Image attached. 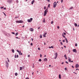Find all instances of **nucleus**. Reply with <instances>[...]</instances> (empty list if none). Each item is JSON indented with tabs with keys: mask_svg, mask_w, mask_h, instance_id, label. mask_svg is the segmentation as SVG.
Here are the masks:
<instances>
[{
	"mask_svg": "<svg viewBox=\"0 0 79 79\" xmlns=\"http://www.w3.org/2000/svg\"><path fill=\"white\" fill-rule=\"evenodd\" d=\"M43 23H45V19H44L43 20Z\"/></svg>",
	"mask_w": 79,
	"mask_h": 79,
	"instance_id": "21",
	"label": "nucleus"
},
{
	"mask_svg": "<svg viewBox=\"0 0 79 79\" xmlns=\"http://www.w3.org/2000/svg\"><path fill=\"white\" fill-rule=\"evenodd\" d=\"M70 62V63H73V61L72 60L71 61V60H70V62Z\"/></svg>",
	"mask_w": 79,
	"mask_h": 79,
	"instance_id": "41",
	"label": "nucleus"
},
{
	"mask_svg": "<svg viewBox=\"0 0 79 79\" xmlns=\"http://www.w3.org/2000/svg\"><path fill=\"white\" fill-rule=\"evenodd\" d=\"M73 7L72 6L71 7H70L69 8V10H71V9H73Z\"/></svg>",
	"mask_w": 79,
	"mask_h": 79,
	"instance_id": "19",
	"label": "nucleus"
},
{
	"mask_svg": "<svg viewBox=\"0 0 79 79\" xmlns=\"http://www.w3.org/2000/svg\"><path fill=\"white\" fill-rule=\"evenodd\" d=\"M48 7L49 8H50V4H49L48 5Z\"/></svg>",
	"mask_w": 79,
	"mask_h": 79,
	"instance_id": "50",
	"label": "nucleus"
},
{
	"mask_svg": "<svg viewBox=\"0 0 79 79\" xmlns=\"http://www.w3.org/2000/svg\"><path fill=\"white\" fill-rule=\"evenodd\" d=\"M38 49L39 50H40V48H38Z\"/></svg>",
	"mask_w": 79,
	"mask_h": 79,
	"instance_id": "36",
	"label": "nucleus"
},
{
	"mask_svg": "<svg viewBox=\"0 0 79 79\" xmlns=\"http://www.w3.org/2000/svg\"><path fill=\"white\" fill-rule=\"evenodd\" d=\"M59 79H61V75L60 74L59 75Z\"/></svg>",
	"mask_w": 79,
	"mask_h": 79,
	"instance_id": "17",
	"label": "nucleus"
},
{
	"mask_svg": "<svg viewBox=\"0 0 79 79\" xmlns=\"http://www.w3.org/2000/svg\"><path fill=\"white\" fill-rule=\"evenodd\" d=\"M40 27H39L38 28V29H40Z\"/></svg>",
	"mask_w": 79,
	"mask_h": 79,
	"instance_id": "60",
	"label": "nucleus"
},
{
	"mask_svg": "<svg viewBox=\"0 0 79 79\" xmlns=\"http://www.w3.org/2000/svg\"><path fill=\"white\" fill-rule=\"evenodd\" d=\"M33 45L32 43H31V45Z\"/></svg>",
	"mask_w": 79,
	"mask_h": 79,
	"instance_id": "56",
	"label": "nucleus"
},
{
	"mask_svg": "<svg viewBox=\"0 0 79 79\" xmlns=\"http://www.w3.org/2000/svg\"><path fill=\"white\" fill-rule=\"evenodd\" d=\"M19 18V16H17L15 17V19H17V18Z\"/></svg>",
	"mask_w": 79,
	"mask_h": 79,
	"instance_id": "23",
	"label": "nucleus"
},
{
	"mask_svg": "<svg viewBox=\"0 0 79 79\" xmlns=\"http://www.w3.org/2000/svg\"><path fill=\"white\" fill-rule=\"evenodd\" d=\"M77 70H79V69H76V71H77Z\"/></svg>",
	"mask_w": 79,
	"mask_h": 79,
	"instance_id": "58",
	"label": "nucleus"
},
{
	"mask_svg": "<svg viewBox=\"0 0 79 79\" xmlns=\"http://www.w3.org/2000/svg\"><path fill=\"white\" fill-rule=\"evenodd\" d=\"M51 48H53V47L52 46H51Z\"/></svg>",
	"mask_w": 79,
	"mask_h": 79,
	"instance_id": "49",
	"label": "nucleus"
},
{
	"mask_svg": "<svg viewBox=\"0 0 79 79\" xmlns=\"http://www.w3.org/2000/svg\"><path fill=\"white\" fill-rule=\"evenodd\" d=\"M19 55H23V53H21V51H20V52L19 53Z\"/></svg>",
	"mask_w": 79,
	"mask_h": 79,
	"instance_id": "16",
	"label": "nucleus"
},
{
	"mask_svg": "<svg viewBox=\"0 0 79 79\" xmlns=\"http://www.w3.org/2000/svg\"><path fill=\"white\" fill-rule=\"evenodd\" d=\"M35 2V1L33 0L31 2V4H32V5H33V4H34V3Z\"/></svg>",
	"mask_w": 79,
	"mask_h": 79,
	"instance_id": "15",
	"label": "nucleus"
},
{
	"mask_svg": "<svg viewBox=\"0 0 79 79\" xmlns=\"http://www.w3.org/2000/svg\"><path fill=\"white\" fill-rule=\"evenodd\" d=\"M12 2V0H8L7 1V2L9 4L11 3V2Z\"/></svg>",
	"mask_w": 79,
	"mask_h": 79,
	"instance_id": "6",
	"label": "nucleus"
},
{
	"mask_svg": "<svg viewBox=\"0 0 79 79\" xmlns=\"http://www.w3.org/2000/svg\"><path fill=\"white\" fill-rule=\"evenodd\" d=\"M65 39L66 40V43H68V40H67V39L65 38Z\"/></svg>",
	"mask_w": 79,
	"mask_h": 79,
	"instance_id": "20",
	"label": "nucleus"
},
{
	"mask_svg": "<svg viewBox=\"0 0 79 79\" xmlns=\"http://www.w3.org/2000/svg\"><path fill=\"white\" fill-rule=\"evenodd\" d=\"M75 46L76 47H77V43H76V44H75Z\"/></svg>",
	"mask_w": 79,
	"mask_h": 79,
	"instance_id": "29",
	"label": "nucleus"
},
{
	"mask_svg": "<svg viewBox=\"0 0 79 79\" xmlns=\"http://www.w3.org/2000/svg\"><path fill=\"white\" fill-rule=\"evenodd\" d=\"M31 40L32 41H33V38H31Z\"/></svg>",
	"mask_w": 79,
	"mask_h": 79,
	"instance_id": "51",
	"label": "nucleus"
},
{
	"mask_svg": "<svg viewBox=\"0 0 79 79\" xmlns=\"http://www.w3.org/2000/svg\"><path fill=\"white\" fill-rule=\"evenodd\" d=\"M40 58L42 57V55L41 54H40Z\"/></svg>",
	"mask_w": 79,
	"mask_h": 79,
	"instance_id": "54",
	"label": "nucleus"
},
{
	"mask_svg": "<svg viewBox=\"0 0 79 79\" xmlns=\"http://www.w3.org/2000/svg\"><path fill=\"white\" fill-rule=\"evenodd\" d=\"M12 52H13V53H14L15 52V50H14V49H12Z\"/></svg>",
	"mask_w": 79,
	"mask_h": 79,
	"instance_id": "22",
	"label": "nucleus"
},
{
	"mask_svg": "<svg viewBox=\"0 0 79 79\" xmlns=\"http://www.w3.org/2000/svg\"><path fill=\"white\" fill-rule=\"evenodd\" d=\"M9 65L8 64V61H6V67H8V65Z\"/></svg>",
	"mask_w": 79,
	"mask_h": 79,
	"instance_id": "7",
	"label": "nucleus"
},
{
	"mask_svg": "<svg viewBox=\"0 0 79 79\" xmlns=\"http://www.w3.org/2000/svg\"><path fill=\"white\" fill-rule=\"evenodd\" d=\"M57 5V3H56V2H55L53 4V8H55L56 6V5Z\"/></svg>",
	"mask_w": 79,
	"mask_h": 79,
	"instance_id": "3",
	"label": "nucleus"
},
{
	"mask_svg": "<svg viewBox=\"0 0 79 79\" xmlns=\"http://www.w3.org/2000/svg\"><path fill=\"white\" fill-rule=\"evenodd\" d=\"M43 37H46V36L45 35H43Z\"/></svg>",
	"mask_w": 79,
	"mask_h": 79,
	"instance_id": "35",
	"label": "nucleus"
},
{
	"mask_svg": "<svg viewBox=\"0 0 79 79\" xmlns=\"http://www.w3.org/2000/svg\"><path fill=\"white\" fill-rule=\"evenodd\" d=\"M74 25L76 26V27H77V24H76V23H74Z\"/></svg>",
	"mask_w": 79,
	"mask_h": 79,
	"instance_id": "18",
	"label": "nucleus"
},
{
	"mask_svg": "<svg viewBox=\"0 0 79 79\" xmlns=\"http://www.w3.org/2000/svg\"><path fill=\"white\" fill-rule=\"evenodd\" d=\"M24 69V66H23V67H20V71H21V70H22V69Z\"/></svg>",
	"mask_w": 79,
	"mask_h": 79,
	"instance_id": "8",
	"label": "nucleus"
},
{
	"mask_svg": "<svg viewBox=\"0 0 79 79\" xmlns=\"http://www.w3.org/2000/svg\"><path fill=\"white\" fill-rule=\"evenodd\" d=\"M40 39H41V38H42V35H41L40 36Z\"/></svg>",
	"mask_w": 79,
	"mask_h": 79,
	"instance_id": "34",
	"label": "nucleus"
},
{
	"mask_svg": "<svg viewBox=\"0 0 79 79\" xmlns=\"http://www.w3.org/2000/svg\"><path fill=\"white\" fill-rule=\"evenodd\" d=\"M16 39H20L19 38H18V37H16Z\"/></svg>",
	"mask_w": 79,
	"mask_h": 79,
	"instance_id": "55",
	"label": "nucleus"
},
{
	"mask_svg": "<svg viewBox=\"0 0 79 79\" xmlns=\"http://www.w3.org/2000/svg\"><path fill=\"white\" fill-rule=\"evenodd\" d=\"M77 27H79V24H78L77 26Z\"/></svg>",
	"mask_w": 79,
	"mask_h": 79,
	"instance_id": "64",
	"label": "nucleus"
},
{
	"mask_svg": "<svg viewBox=\"0 0 79 79\" xmlns=\"http://www.w3.org/2000/svg\"><path fill=\"white\" fill-rule=\"evenodd\" d=\"M64 57H66V55H64Z\"/></svg>",
	"mask_w": 79,
	"mask_h": 79,
	"instance_id": "44",
	"label": "nucleus"
},
{
	"mask_svg": "<svg viewBox=\"0 0 79 79\" xmlns=\"http://www.w3.org/2000/svg\"><path fill=\"white\" fill-rule=\"evenodd\" d=\"M72 67L73 68H74V66H72Z\"/></svg>",
	"mask_w": 79,
	"mask_h": 79,
	"instance_id": "62",
	"label": "nucleus"
},
{
	"mask_svg": "<svg viewBox=\"0 0 79 79\" xmlns=\"http://www.w3.org/2000/svg\"><path fill=\"white\" fill-rule=\"evenodd\" d=\"M47 1H48V2H50V0H47Z\"/></svg>",
	"mask_w": 79,
	"mask_h": 79,
	"instance_id": "48",
	"label": "nucleus"
},
{
	"mask_svg": "<svg viewBox=\"0 0 79 79\" xmlns=\"http://www.w3.org/2000/svg\"><path fill=\"white\" fill-rule=\"evenodd\" d=\"M32 18H31L30 19H28L27 20L28 22H29V23H31L32 21Z\"/></svg>",
	"mask_w": 79,
	"mask_h": 79,
	"instance_id": "4",
	"label": "nucleus"
},
{
	"mask_svg": "<svg viewBox=\"0 0 79 79\" xmlns=\"http://www.w3.org/2000/svg\"><path fill=\"white\" fill-rule=\"evenodd\" d=\"M28 57H30V55H29L27 56Z\"/></svg>",
	"mask_w": 79,
	"mask_h": 79,
	"instance_id": "46",
	"label": "nucleus"
},
{
	"mask_svg": "<svg viewBox=\"0 0 79 79\" xmlns=\"http://www.w3.org/2000/svg\"><path fill=\"white\" fill-rule=\"evenodd\" d=\"M16 23H23V21L22 20H17L16 21Z\"/></svg>",
	"mask_w": 79,
	"mask_h": 79,
	"instance_id": "2",
	"label": "nucleus"
},
{
	"mask_svg": "<svg viewBox=\"0 0 79 79\" xmlns=\"http://www.w3.org/2000/svg\"><path fill=\"white\" fill-rule=\"evenodd\" d=\"M79 66V64H77L75 65V67L76 68H78Z\"/></svg>",
	"mask_w": 79,
	"mask_h": 79,
	"instance_id": "12",
	"label": "nucleus"
},
{
	"mask_svg": "<svg viewBox=\"0 0 79 79\" xmlns=\"http://www.w3.org/2000/svg\"><path fill=\"white\" fill-rule=\"evenodd\" d=\"M39 61H42V59H40L39 60Z\"/></svg>",
	"mask_w": 79,
	"mask_h": 79,
	"instance_id": "26",
	"label": "nucleus"
},
{
	"mask_svg": "<svg viewBox=\"0 0 79 79\" xmlns=\"http://www.w3.org/2000/svg\"><path fill=\"white\" fill-rule=\"evenodd\" d=\"M47 33H45L44 35H47Z\"/></svg>",
	"mask_w": 79,
	"mask_h": 79,
	"instance_id": "43",
	"label": "nucleus"
},
{
	"mask_svg": "<svg viewBox=\"0 0 79 79\" xmlns=\"http://www.w3.org/2000/svg\"><path fill=\"white\" fill-rule=\"evenodd\" d=\"M17 52H18V53H19V52H20V51H19V50H17Z\"/></svg>",
	"mask_w": 79,
	"mask_h": 79,
	"instance_id": "28",
	"label": "nucleus"
},
{
	"mask_svg": "<svg viewBox=\"0 0 79 79\" xmlns=\"http://www.w3.org/2000/svg\"><path fill=\"white\" fill-rule=\"evenodd\" d=\"M3 8H4V7H0V8H1V9H3Z\"/></svg>",
	"mask_w": 79,
	"mask_h": 79,
	"instance_id": "32",
	"label": "nucleus"
},
{
	"mask_svg": "<svg viewBox=\"0 0 79 79\" xmlns=\"http://www.w3.org/2000/svg\"><path fill=\"white\" fill-rule=\"evenodd\" d=\"M44 60L45 61H47V59L46 58H44Z\"/></svg>",
	"mask_w": 79,
	"mask_h": 79,
	"instance_id": "14",
	"label": "nucleus"
},
{
	"mask_svg": "<svg viewBox=\"0 0 79 79\" xmlns=\"http://www.w3.org/2000/svg\"><path fill=\"white\" fill-rule=\"evenodd\" d=\"M16 56H17V58H18L19 57V56H18V55H15V58H16Z\"/></svg>",
	"mask_w": 79,
	"mask_h": 79,
	"instance_id": "11",
	"label": "nucleus"
},
{
	"mask_svg": "<svg viewBox=\"0 0 79 79\" xmlns=\"http://www.w3.org/2000/svg\"><path fill=\"white\" fill-rule=\"evenodd\" d=\"M45 9H46V7L44 6V9L45 10Z\"/></svg>",
	"mask_w": 79,
	"mask_h": 79,
	"instance_id": "39",
	"label": "nucleus"
},
{
	"mask_svg": "<svg viewBox=\"0 0 79 79\" xmlns=\"http://www.w3.org/2000/svg\"><path fill=\"white\" fill-rule=\"evenodd\" d=\"M18 33H16L15 34V36H17V35H18Z\"/></svg>",
	"mask_w": 79,
	"mask_h": 79,
	"instance_id": "27",
	"label": "nucleus"
},
{
	"mask_svg": "<svg viewBox=\"0 0 79 79\" xmlns=\"http://www.w3.org/2000/svg\"><path fill=\"white\" fill-rule=\"evenodd\" d=\"M26 79H29V78L27 77V78H26Z\"/></svg>",
	"mask_w": 79,
	"mask_h": 79,
	"instance_id": "59",
	"label": "nucleus"
},
{
	"mask_svg": "<svg viewBox=\"0 0 79 79\" xmlns=\"http://www.w3.org/2000/svg\"><path fill=\"white\" fill-rule=\"evenodd\" d=\"M57 56H58V53L57 52H56L55 54V56L54 57V59H56V58H57Z\"/></svg>",
	"mask_w": 79,
	"mask_h": 79,
	"instance_id": "5",
	"label": "nucleus"
},
{
	"mask_svg": "<svg viewBox=\"0 0 79 79\" xmlns=\"http://www.w3.org/2000/svg\"><path fill=\"white\" fill-rule=\"evenodd\" d=\"M63 34H64V35H66V34L64 32Z\"/></svg>",
	"mask_w": 79,
	"mask_h": 79,
	"instance_id": "37",
	"label": "nucleus"
},
{
	"mask_svg": "<svg viewBox=\"0 0 79 79\" xmlns=\"http://www.w3.org/2000/svg\"><path fill=\"white\" fill-rule=\"evenodd\" d=\"M47 12H48V9H47L44 11V16H46V15H47Z\"/></svg>",
	"mask_w": 79,
	"mask_h": 79,
	"instance_id": "1",
	"label": "nucleus"
},
{
	"mask_svg": "<svg viewBox=\"0 0 79 79\" xmlns=\"http://www.w3.org/2000/svg\"><path fill=\"white\" fill-rule=\"evenodd\" d=\"M63 37H64V38H66V37H65V36H64V35H63Z\"/></svg>",
	"mask_w": 79,
	"mask_h": 79,
	"instance_id": "33",
	"label": "nucleus"
},
{
	"mask_svg": "<svg viewBox=\"0 0 79 79\" xmlns=\"http://www.w3.org/2000/svg\"><path fill=\"white\" fill-rule=\"evenodd\" d=\"M60 43L61 45H63V43H62V42H60Z\"/></svg>",
	"mask_w": 79,
	"mask_h": 79,
	"instance_id": "30",
	"label": "nucleus"
},
{
	"mask_svg": "<svg viewBox=\"0 0 79 79\" xmlns=\"http://www.w3.org/2000/svg\"><path fill=\"white\" fill-rule=\"evenodd\" d=\"M51 24H53V21H52L51 22Z\"/></svg>",
	"mask_w": 79,
	"mask_h": 79,
	"instance_id": "31",
	"label": "nucleus"
},
{
	"mask_svg": "<svg viewBox=\"0 0 79 79\" xmlns=\"http://www.w3.org/2000/svg\"><path fill=\"white\" fill-rule=\"evenodd\" d=\"M73 73H75V74H77V73H76L74 72H73Z\"/></svg>",
	"mask_w": 79,
	"mask_h": 79,
	"instance_id": "57",
	"label": "nucleus"
},
{
	"mask_svg": "<svg viewBox=\"0 0 79 79\" xmlns=\"http://www.w3.org/2000/svg\"><path fill=\"white\" fill-rule=\"evenodd\" d=\"M65 70H67V68H65Z\"/></svg>",
	"mask_w": 79,
	"mask_h": 79,
	"instance_id": "47",
	"label": "nucleus"
},
{
	"mask_svg": "<svg viewBox=\"0 0 79 79\" xmlns=\"http://www.w3.org/2000/svg\"><path fill=\"white\" fill-rule=\"evenodd\" d=\"M63 42H65V40H63Z\"/></svg>",
	"mask_w": 79,
	"mask_h": 79,
	"instance_id": "53",
	"label": "nucleus"
},
{
	"mask_svg": "<svg viewBox=\"0 0 79 79\" xmlns=\"http://www.w3.org/2000/svg\"><path fill=\"white\" fill-rule=\"evenodd\" d=\"M30 31L31 32H33V31H34V29L32 28H31L30 29Z\"/></svg>",
	"mask_w": 79,
	"mask_h": 79,
	"instance_id": "13",
	"label": "nucleus"
},
{
	"mask_svg": "<svg viewBox=\"0 0 79 79\" xmlns=\"http://www.w3.org/2000/svg\"><path fill=\"white\" fill-rule=\"evenodd\" d=\"M7 61L9 63H10V60H9V59H8V58H7Z\"/></svg>",
	"mask_w": 79,
	"mask_h": 79,
	"instance_id": "24",
	"label": "nucleus"
},
{
	"mask_svg": "<svg viewBox=\"0 0 79 79\" xmlns=\"http://www.w3.org/2000/svg\"><path fill=\"white\" fill-rule=\"evenodd\" d=\"M12 34H15V32H12Z\"/></svg>",
	"mask_w": 79,
	"mask_h": 79,
	"instance_id": "40",
	"label": "nucleus"
},
{
	"mask_svg": "<svg viewBox=\"0 0 79 79\" xmlns=\"http://www.w3.org/2000/svg\"><path fill=\"white\" fill-rule=\"evenodd\" d=\"M3 10H6V7H5L4 8Z\"/></svg>",
	"mask_w": 79,
	"mask_h": 79,
	"instance_id": "61",
	"label": "nucleus"
},
{
	"mask_svg": "<svg viewBox=\"0 0 79 79\" xmlns=\"http://www.w3.org/2000/svg\"><path fill=\"white\" fill-rule=\"evenodd\" d=\"M15 76H18V73H15Z\"/></svg>",
	"mask_w": 79,
	"mask_h": 79,
	"instance_id": "25",
	"label": "nucleus"
},
{
	"mask_svg": "<svg viewBox=\"0 0 79 79\" xmlns=\"http://www.w3.org/2000/svg\"><path fill=\"white\" fill-rule=\"evenodd\" d=\"M3 14H4L5 16H6V14H5V13L3 12Z\"/></svg>",
	"mask_w": 79,
	"mask_h": 79,
	"instance_id": "42",
	"label": "nucleus"
},
{
	"mask_svg": "<svg viewBox=\"0 0 79 79\" xmlns=\"http://www.w3.org/2000/svg\"><path fill=\"white\" fill-rule=\"evenodd\" d=\"M57 29H60V27L58 26L57 27Z\"/></svg>",
	"mask_w": 79,
	"mask_h": 79,
	"instance_id": "38",
	"label": "nucleus"
},
{
	"mask_svg": "<svg viewBox=\"0 0 79 79\" xmlns=\"http://www.w3.org/2000/svg\"><path fill=\"white\" fill-rule=\"evenodd\" d=\"M73 52H75V53L77 52V51H76V49H73Z\"/></svg>",
	"mask_w": 79,
	"mask_h": 79,
	"instance_id": "9",
	"label": "nucleus"
},
{
	"mask_svg": "<svg viewBox=\"0 0 79 79\" xmlns=\"http://www.w3.org/2000/svg\"><path fill=\"white\" fill-rule=\"evenodd\" d=\"M65 59H66V60H67V57H65Z\"/></svg>",
	"mask_w": 79,
	"mask_h": 79,
	"instance_id": "63",
	"label": "nucleus"
},
{
	"mask_svg": "<svg viewBox=\"0 0 79 79\" xmlns=\"http://www.w3.org/2000/svg\"><path fill=\"white\" fill-rule=\"evenodd\" d=\"M61 3H63V0H61Z\"/></svg>",
	"mask_w": 79,
	"mask_h": 79,
	"instance_id": "45",
	"label": "nucleus"
},
{
	"mask_svg": "<svg viewBox=\"0 0 79 79\" xmlns=\"http://www.w3.org/2000/svg\"><path fill=\"white\" fill-rule=\"evenodd\" d=\"M65 63H67V64H68V62H67V61H66Z\"/></svg>",
	"mask_w": 79,
	"mask_h": 79,
	"instance_id": "52",
	"label": "nucleus"
},
{
	"mask_svg": "<svg viewBox=\"0 0 79 79\" xmlns=\"http://www.w3.org/2000/svg\"><path fill=\"white\" fill-rule=\"evenodd\" d=\"M68 59L69 62H71V58L69 57H68Z\"/></svg>",
	"mask_w": 79,
	"mask_h": 79,
	"instance_id": "10",
	"label": "nucleus"
}]
</instances>
